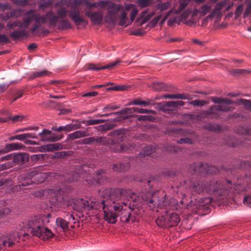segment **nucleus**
<instances>
[{
	"label": "nucleus",
	"mask_w": 251,
	"mask_h": 251,
	"mask_svg": "<svg viewBox=\"0 0 251 251\" xmlns=\"http://www.w3.org/2000/svg\"><path fill=\"white\" fill-rule=\"evenodd\" d=\"M46 178V175L43 173H38L36 171H31L28 174H23L20 176V179L22 180L21 186H28L36 181L38 183L42 182Z\"/></svg>",
	"instance_id": "obj_6"
},
{
	"label": "nucleus",
	"mask_w": 251,
	"mask_h": 251,
	"mask_svg": "<svg viewBox=\"0 0 251 251\" xmlns=\"http://www.w3.org/2000/svg\"><path fill=\"white\" fill-rule=\"evenodd\" d=\"M85 14L90 18L91 21L95 25L100 24L103 19V14L101 11L94 12H86Z\"/></svg>",
	"instance_id": "obj_12"
},
{
	"label": "nucleus",
	"mask_w": 251,
	"mask_h": 251,
	"mask_svg": "<svg viewBox=\"0 0 251 251\" xmlns=\"http://www.w3.org/2000/svg\"><path fill=\"white\" fill-rule=\"evenodd\" d=\"M167 218L168 226H176L180 222L179 216L175 213L173 212L167 215Z\"/></svg>",
	"instance_id": "obj_20"
},
{
	"label": "nucleus",
	"mask_w": 251,
	"mask_h": 251,
	"mask_svg": "<svg viewBox=\"0 0 251 251\" xmlns=\"http://www.w3.org/2000/svg\"><path fill=\"white\" fill-rule=\"evenodd\" d=\"M95 202L91 201H84L83 202V207L90 210L95 206Z\"/></svg>",
	"instance_id": "obj_42"
},
{
	"label": "nucleus",
	"mask_w": 251,
	"mask_h": 251,
	"mask_svg": "<svg viewBox=\"0 0 251 251\" xmlns=\"http://www.w3.org/2000/svg\"><path fill=\"white\" fill-rule=\"evenodd\" d=\"M161 110L163 112H169V113H170V111H175L174 108H173V105L171 104V101L166 102L164 103L161 107Z\"/></svg>",
	"instance_id": "obj_38"
},
{
	"label": "nucleus",
	"mask_w": 251,
	"mask_h": 251,
	"mask_svg": "<svg viewBox=\"0 0 251 251\" xmlns=\"http://www.w3.org/2000/svg\"><path fill=\"white\" fill-rule=\"evenodd\" d=\"M65 127H66L65 131L68 132L75 130L77 128V127H76L75 125H66Z\"/></svg>",
	"instance_id": "obj_63"
},
{
	"label": "nucleus",
	"mask_w": 251,
	"mask_h": 251,
	"mask_svg": "<svg viewBox=\"0 0 251 251\" xmlns=\"http://www.w3.org/2000/svg\"><path fill=\"white\" fill-rule=\"evenodd\" d=\"M240 102L246 109L251 110V100L240 99Z\"/></svg>",
	"instance_id": "obj_45"
},
{
	"label": "nucleus",
	"mask_w": 251,
	"mask_h": 251,
	"mask_svg": "<svg viewBox=\"0 0 251 251\" xmlns=\"http://www.w3.org/2000/svg\"><path fill=\"white\" fill-rule=\"evenodd\" d=\"M63 145L59 143L50 144L47 145H44L40 147V151H41L52 152L54 151L62 150L63 149Z\"/></svg>",
	"instance_id": "obj_16"
},
{
	"label": "nucleus",
	"mask_w": 251,
	"mask_h": 251,
	"mask_svg": "<svg viewBox=\"0 0 251 251\" xmlns=\"http://www.w3.org/2000/svg\"><path fill=\"white\" fill-rule=\"evenodd\" d=\"M133 148L132 145H121L119 143H113L110 146V149L115 152H126L129 151Z\"/></svg>",
	"instance_id": "obj_15"
},
{
	"label": "nucleus",
	"mask_w": 251,
	"mask_h": 251,
	"mask_svg": "<svg viewBox=\"0 0 251 251\" xmlns=\"http://www.w3.org/2000/svg\"><path fill=\"white\" fill-rule=\"evenodd\" d=\"M174 11H175V8L174 7H173V8H171V9H170L165 14V15H164V17L161 20V21L160 22V24H163L166 21V20L168 19V18L170 16V15L171 14V13L174 12Z\"/></svg>",
	"instance_id": "obj_56"
},
{
	"label": "nucleus",
	"mask_w": 251,
	"mask_h": 251,
	"mask_svg": "<svg viewBox=\"0 0 251 251\" xmlns=\"http://www.w3.org/2000/svg\"><path fill=\"white\" fill-rule=\"evenodd\" d=\"M95 137H91L82 139L81 142L83 144L91 145L95 143Z\"/></svg>",
	"instance_id": "obj_48"
},
{
	"label": "nucleus",
	"mask_w": 251,
	"mask_h": 251,
	"mask_svg": "<svg viewBox=\"0 0 251 251\" xmlns=\"http://www.w3.org/2000/svg\"><path fill=\"white\" fill-rule=\"evenodd\" d=\"M148 10H146L142 12V17L143 18V22L144 23L147 22L154 15L155 12H152L150 14H148Z\"/></svg>",
	"instance_id": "obj_39"
},
{
	"label": "nucleus",
	"mask_w": 251,
	"mask_h": 251,
	"mask_svg": "<svg viewBox=\"0 0 251 251\" xmlns=\"http://www.w3.org/2000/svg\"><path fill=\"white\" fill-rule=\"evenodd\" d=\"M27 32L25 29L22 30H14L10 34V37L14 39L23 38L27 35Z\"/></svg>",
	"instance_id": "obj_24"
},
{
	"label": "nucleus",
	"mask_w": 251,
	"mask_h": 251,
	"mask_svg": "<svg viewBox=\"0 0 251 251\" xmlns=\"http://www.w3.org/2000/svg\"><path fill=\"white\" fill-rule=\"evenodd\" d=\"M130 165L128 162L115 164L113 165V169L116 172H123L129 168Z\"/></svg>",
	"instance_id": "obj_28"
},
{
	"label": "nucleus",
	"mask_w": 251,
	"mask_h": 251,
	"mask_svg": "<svg viewBox=\"0 0 251 251\" xmlns=\"http://www.w3.org/2000/svg\"><path fill=\"white\" fill-rule=\"evenodd\" d=\"M153 0H137V4L141 8L148 7L153 3Z\"/></svg>",
	"instance_id": "obj_37"
},
{
	"label": "nucleus",
	"mask_w": 251,
	"mask_h": 251,
	"mask_svg": "<svg viewBox=\"0 0 251 251\" xmlns=\"http://www.w3.org/2000/svg\"><path fill=\"white\" fill-rule=\"evenodd\" d=\"M161 17V14H160L159 15L155 17L151 21V24L153 25H155L158 22V21H159Z\"/></svg>",
	"instance_id": "obj_64"
},
{
	"label": "nucleus",
	"mask_w": 251,
	"mask_h": 251,
	"mask_svg": "<svg viewBox=\"0 0 251 251\" xmlns=\"http://www.w3.org/2000/svg\"><path fill=\"white\" fill-rule=\"evenodd\" d=\"M52 132L50 130L47 129H43L42 132H39L38 135L42 141L55 142L61 140L63 135L47 136V135H51Z\"/></svg>",
	"instance_id": "obj_11"
},
{
	"label": "nucleus",
	"mask_w": 251,
	"mask_h": 251,
	"mask_svg": "<svg viewBox=\"0 0 251 251\" xmlns=\"http://www.w3.org/2000/svg\"><path fill=\"white\" fill-rule=\"evenodd\" d=\"M156 223L159 226L161 227L167 226V216H162L158 217L156 220Z\"/></svg>",
	"instance_id": "obj_35"
},
{
	"label": "nucleus",
	"mask_w": 251,
	"mask_h": 251,
	"mask_svg": "<svg viewBox=\"0 0 251 251\" xmlns=\"http://www.w3.org/2000/svg\"><path fill=\"white\" fill-rule=\"evenodd\" d=\"M164 98L166 99H182V100H187L188 99V96L185 94H166L164 95Z\"/></svg>",
	"instance_id": "obj_29"
},
{
	"label": "nucleus",
	"mask_w": 251,
	"mask_h": 251,
	"mask_svg": "<svg viewBox=\"0 0 251 251\" xmlns=\"http://www.w3.org/2000/svg\"><path fill=\"white\" fill-rule=\"evenodd\" d=\"M134 111L135 113H151L153 112V111L152 110L140 108L138 107H134Z\"/></svg>",
	"instance_id": "obj_51"
},
{
	"label": "nucleus",
	"mask_w": 251,
	"mask_h": 251,
	"mask_svg": "<svg viewBox=\"0 0 251 251\" xmlns=\"http://www.w3.org/2000/svg\"><path fill=\"white\" fill-rule=\"evenodd\" d=\"M127 130L125 128H120L114 130L110 133L111 135L113 136L117 142L123 141L127 136Z\"/></svg>",
	"instance_id": "obj_14"
},
{
	"label": "nucleus",
	"mask_w": 251,
	"mask_h": 251,
	"mask_svg": "<svg viewBox=\"0 0 251 251\" xmlns=\"http://www.w3.org/2000/svg\"><path fill=\"white\" fill-rule=\"evenodd\" d=\"M127 194L126 190L116 188L109 200L101 201V207L104 213V217L109 223H115L119 216L125 218L126 220L129 218L130 212L127 208L129 209L130 207L128 205V201L127 202L123 201L126 198Z\"/></svg>",
	"instance_id": "obj_2"
},
{
	"label": "nucleus",
	"mask_w": 251,
	"mask_h": 251,
	"mask_svg": "<svg viewBox=\"0 0 251 251\" xmlns=\"http://www.w3.org/2000/svg\"><path fill=\"white\" fill-rule=\"evenodd\" d=\"M104 174V172L102 170H99L97 172L96 174V180L95 179V181L98 183H100L103 182L102 180V175Z\"/></svg>",
	"instance_id": "obj_47"
},
{
	"label": "nucleus",
	"mask_w": 251,
	"mask_h": 251,
	"mask_svg": "<svg viewBox=\"0 0 251 251\" xmlns=\"http://www.w3.org/2000/svg\"><path fill=\"white\" fill-rule=\"evenodd\" d=\"M155 151V149L152 146H146L144 148L143 152L139 153L140 156L149 155Z\"/></svg>",
	"instance_id": "obj_34"
},
{
	"label": "nucleus",
	"mask_w": 251,
	"mask_h": 251,
	"mask_svg": "<svg viewBox=\"0 0 251 251\" xmlns=\"http://www.w3.org/2000/svg\"><path fill=\"white\" fill-rule=\"evenodd\" d=\"M251 14V0H248L247 8L244 13V17H247Z\"/></svg>",
	"instance_id": "obj_53"
},
{
	"label": "nucleus",
	"mask_w": 251,
	"mask_h": 251,
	"mask_svg": "<svg viewBox=\"0 0 251 251\" xmlns=\"http://www.w3.org/2000/svg\"><path fill=\"white\" fill-rule=\"evenodd\" d=\"M231 186L232 184L229 180L224 179L215 183L214 181L210 182L208 185L203 184L202 182H197L191 187L193 191L198 193L205 190L210 194L222 196L226 194L227 191H230V189L231 188Z\"/></svg>",
	"instance_id": "obj_4"
},
{
	"label": "nucleus",
	"mask_w": 251,
	"mask_h": 251,
	"mask_svg": "<svg viewBox=\"0 0 251 251\" xmlns=\"http://www.w3.org/2000/svg\"><path fill=\"white\" fill-rule=\"evenodd\" d=\"M66 4L71 8L69 11L70 18L76 25H78L84 21L80 16L78 7L84 4L86 8L100 7L107 11L104 17L106 23H114L116 20L117 13L120 10L121 6L110 0H101L98 2H90L89 0H65Z\"/></svg>",
	"instance_id": "obj_1"
},
{
	"label": "nucleus",
	"mask_w": 251,
	"mask_h": 251,
	"mask_svg": "<svg viewBox=\"0 0 251 251\" xmlns=\"http://www.w3.org/2000/svg\"><path fill=\"white\" fill-rule=\"evenodd\" d=\"M244 203L245 205L251 207V195L246 196L244 198Z\"/></svg>",
	"instance_id": "obj_58"
},
{
	"label": "nucleus",
	"mask_w": 251,
	"mask_h": 251,
	"mask_svg": "<svg viewBox=\"0 0 251 251\" xmlns=\"http://www.w3.org/2000/svg\"><path fill=\"white\" fill-rule=\"evenodd\" d=\"M65 218L66 220H68V221H67V222H68L69 225L71 222L74 223H75L74 222L75 217L72 214H67L66 216L65 217Z\"/></svg>",
	"instance_id": "obj_62"
},
{
	"label": "nucleus",
	"mask_w": 251,
	"mask_h": 251,
	"mask_svg": "<svg viewBox=\"0 0 251 251\" xmlns=\"http://www.w3.org/2000/svg\"><path fill=\"white\" fill-rule=\"evenodd\" d=\"M135 113L134 107L125 108L120 112H114L113 114L118 115L119 118L118 120L127 119L131 114Z\"/></svg>",
	"instance_id": "obj_19"
},
{
	"label": "nucleus",
	"mask_w": 251,
	"mask_h": 251,
	"mask_svg": "<svg viewBox=\"0 0 251 251\" xmlns=\"http://www.w3.org/2000/svg\"><path fill=\"white\" fill-rule=\"evenodd\" d=\"M52 0H42L39 5V8L40 9H45L52 5Z\"/></svg>",
	"instance_id": "obj_40"
},
{
	"label": "nucleus",
	"mask_w": 251,
	"mask_h": 251,
	"mask_svg": "<svg viewBox=\"0 0 251 251\" xmlns=\"http://www.w3.org/2000/svg\"><path fill=\"white\" fill-rule=\"evenodd\" d=\"M89 135V133L86 130H77L68 135L70 139L74 140L81 137H86Z\"/></svg>",
	"instance_id": "obj_23"
},
{
	"label": "nucleus",
	"mask_w": 251,
	"mask_h": 251,
	"mask_svg": "<svg viewBox=\"0 0 251 251\" xmlns=\"http://www.w3.org/2000/svg\"><path fill=\"white\" fill-rule=\"evenodd\" d=\"M138 13V10L136 6H135L132 10H131V11L130 13V21L129 23H132L133 21L134 20L135 17L137 15Z\"/></svg>",
	"instance_id": "obj_49"
},
{
	"label": "nucleus",
	"mask_w": 251,
	"mask_h": 251,
	"mask_svg": "<svg viewBox=\"0 0 251 251\" xmlns=\"http://www.w3.org/2000/svg\"><path fill=\"white\" fill-rule=\"evenodd\" d=\"M16 140L19 141H23L25 139L28 138V137H30L28 134L24 133L16 135Z\"/></svg>",
	"instance_id": "obj_59"
},
{
	"label": "nucleus",
	"mask_w": 251,
	"mask_h": 251,
	"mask_svg": "<svg viewBox=\"0 0 251 251\" xmlns=\"http://www.w3.org/2000/svg\"><path fill=\"white\" fill-rule=\"evenodd\" d=\"M122 61L119 59H116L114 62L109 63L106 65H104L101 67H98L94 64H89L88 65V69L89 70H92L94 71H99L102 69H108L111 67H113L120 63H121Z\"/></svg>",
	"instance_id": "obj_18"
},
{
	"label": "nucleus",
	"mask_w": 251,
	"mask_h": 251,
	"mask_svg": "<svg viewBox=\"0 0 251 251\" xmlns=\"http://www.w3.org/2000/svg\"><path fill=\"white\" fill-rule=\"evenodd\" d=\"M243 6L242 4H240L239 5L236 9V11H235V14L236 16H240L242 12V11H243Z\"/></svg>",
	"instance_id": "obj_61"
},
{
	"label": "nucleus",
	"mask_w": 251,
	"mask_h": 251,
	"mask_svg": "<svg viewBox=\"0 0 251 251\" xmlns=\"http://www.w3.org/2000/svg\"><path fill=\"white\" fill-rule=\"evenodd\" d=\"M32 33L38 36L40 35L41 34H43L44 35H47L50 33V31L48 29L42 27V25H41L40 28L37 29L36 32Z\"/></svg>",
	"instance_id": "obj_43"
},
{
	"label": "nucleus",
	"mask_w": 251,
	"mask_h": 251,
	"mask_svg": "<svg viewBox=\"0 0 251 251\" xmlns=\"http://www.w3.org/2000/svg\"><path fill=\"white\" fill-rule=\"evenodd\" d=\"M23 12L24 10L22 9H14L10 12V15L12 17L18 18L21 17Z\"/></svg>",
	"instance_id": "obj_44"
},
{
	"label": "nucleus",
	"mask_w": 251,
	"mask_h": 251,
	"mask_svg": "<svg viewBox=\"0 0 251 251\" xmlns=\"http://www.w3.org/2000/svg\"><path fill=\"white\" fill-rule=\"evenodd\" d=\"M24 146L21 143L16 142L6 144L5 146L7 152L11 151L20 150L24 148Z\"/></svg>",
	"instance_id": "obj_25"
},
{
	"label": "nucleus",
	"mask_w": 251,
	"mask_h": 251,
	"mask_svg": "<svg viewBox=\"0 0 251 251\" xmlns=\"http://www.w3.org/2000/svg\"><path fill=\"white\" fill-rule=\"evenodd\" d=\"M95 143L99 145H104L109 143V141L105 137H95Z\"/></svg>",
	"instance_id": "obj_41"
},
{
	"label": "nucleus",
	"mask_w": 251,
	"mask_h": 251,
	"mask_svg": "<svg viewBox=\"0 0 251 251\" xmlns=\"http://www.w3.org/2000/svg\"><path fill=\"white\" fill-rule=\"evenodd\" d=\"M51 194H53L54 196L56 197V200L59 201L60 199L62 198L61 196V191L60 190H50Z\"/></svg>",
	"instance_id": "obj_50"
},
{
	"label": "nucleus",
	"mask_w": 251,
	"mask_h": 251,
	"mask_svg": "<svg viewBox=\"0 0 251 251\" xmlns=\"http://www.w3.org/2000/svg\"><path fill=\"white\" fill-rule=\"evenodd\" d=\"M104 121L105 120L102 119H91L87 120L86 123L87 125L91 126L100 124L103 123Z\"/></svg>",
	"instance_id": "obj_46"
},
{
	"label": "nucleus",
	"mask_w": 251,
	"mask_h": 251,
	"mask_svg": "<svg viewBox=\"0 0 251 251\" xmlns=\"http://www.w3.org/2000/svg\"><path fill=\"white\" fill-rule=\"evenodd\" d=\"M31 14L32 21L33 20L35 22L30 28L31 32H36L43 25H46L48 27H55L59 21V17L52 10H50L40 15L37 14L35 10L30 9L27 11V14Z\"/></svg>",
	"instance_id": "obj_5"
},
{
	"label": "nucleus",
	"mask_w": 251,
	"mask_h": 251,
	"mask_svg": "<svg viewBox=\"0 0 251 251\" xmlns=\"http://www.w3.org/2000/svg\"><path fill=\"white\" fill-rule=\"evenodd\" d=\"M50 214L39 215L31 217L21 229V234L23 235L24 239H26L28 236H36L40 239L46 240L53 236L51 231L44 225L50 222Z\"/></svg>",
	"instance_id": "obj_3"
},
{
	"label": "nucleus",
	"mask_w": 251,
	"mask_h": 251,
	"mask_svg": "<svg viewBox=\"0 0 251 251\" xmlns=\"http://www.w3.org/2000/svg\"><path fill=\"white\" fill-rule=\"evenodd\" d=\"M56 225L58 227L61 228L63 231L68 230L69 228V224L66 219L59 217L56 219Z\"/></svg>",
	"instance_id": "obj_27"
},
{
	"label": "nucleus",
	"mask_w": 251,
	"mask_h": 251,
	"mask_svg": "<svg viewBox=\"0 0 251 251\" xmlns=\"http://www.w3.org/2000/svg\"><path fill=\"white\" fill-rule=\"evenodd\" d=\"M171 5V2L165 1L158 3L156 5V9L159 10L160 12H162L168 9Z\"/></svg>",
	"instance_id": "obj_32"
},
{
	"label": "nucleus",
	"mask_w": 251,
	"mask_h": 251,
	"mask_svg": "<svg viewBox=\"0 0 251 251\" xmlns=\"http://www.w3.org/2000/svg\"><path fill=\"white\" fill-rule=\"evenodd\" d=\"M211 101L214 103H224L226 104H231L234 102L231 100L226 99V98H218V97H212L211 98Z\"/></svg>",
	"instance_id": "obj_31"
},
{
	"label": "nucleus",
	"mask_w": 251,
	"mask_h": 251,
	"mask_svg": "<svg viewBox=\"0 0 251 251\" xmlns=\"http://www.w3.org/2000/svg\"><path fill=\"white\" fill-rule=\"evenodd\" d=\"M138 120L141 121H150L151 119V116L149 115H139L138 117Z\"/></svg>",
	"instance_id": "obj_60"
},
{
	"label": "nucleus",
	"mask_w": 251,
	"mask_h": 251,
	"mask_svg": "<svg viewBox=\"0 0 251 251\" xmlns=\"http://www.w3.org/2000/svg\"><path fill=\"white\" fill-rule=\"evenodd\" d=\"M151 88L155 91H171V87L162 82H153L151 84Z\"/></svg>",
	"instance_id": "obj_22"
},
{
	"label": "nucleus",
	"mask_w": 251,
	"mask_h": 251,
	"mask_svg": "<svg viewBox=\"0 0 251 251\" xmlns=\"http://www.w3.org/2000/svg\"><path fill=\"white\" fill-rule=\"evenodd\" d=\"M228 104L220 103L218 106H213L210 108L209 113L214 114V117H217L219 116V112L220 111L226 112L230 110L231 107L228 105Z\"/></svg>",
	"instance_id": "obj_13"
},
{
	"label": "nucleus",
	"mask_w": 251,
	"mask_h": 251,
	"mask_svg": "<svg viewBox=\"0 0 251 251\" xmlns=\"http://www.w3.org/2000/svg\"><path fill=\"white\" fill-rule=\"evenodd\" d=\"M31 0H12L14 3L21 5L25 6L28 4V2Z\"/></svg>",
	"instance_id": "obj_55"
},
{
	"label": "nucleus",
	"mask_w": 251,
	"mask_h": 251,
	"mask_svg": "<svg viewBox=\"0 0 251 251\" xmlns=\"http://www.w3.org/2000/svg\"><path fill=\"white\" fill-rule=\"evenodd\" d=\"M227 0H224L217 2L209 14L202 20V24L206 23L213 18L219 19L222 16V10L227 4Z\"/></svg>",
	"instance_id": "obj_7"
},
{
	"label": "nucleus",
	"mask_w": 251,
	"mask_h": 251,
	"mask_svg": "<svg viewBox=\"0 0 251 251\" xmlns=\"http://www.w3.org/2000/svg\"><path fill=\"white\" fill-rule=\"evenodd\" d=\"M24 116L23 115H16L15 116H9V119L11 120L13 122H16L18 121H21L24 119Z\"/></svg>",
	"instance_id": "obj_57"
},
{
	"label": "nucleus",
	"mask_w": 251,
	"mask_h": 251,
	"mask_svg": "<svg viewBox=\"0 0 251 251\" xmlns=\"http://www.w3.org/2000/svg\"><path fill=\"white\" fill-rule=\"evenodd\" d=\"M171 104L173 105V108L175 111L176 110L178 106H182L184 104V102L181 100L179 101H171Z\"/></svg>",
	"instance_id": "obj_52"
},
{
	"label": "nucleus",
	"mask_w": 251,
	"mask_h": 251,
	"mask_svg": "<svg viewBox=\"0 0 251 251\" xmlns=\"http://www.w3.org/2000/svg\"><path fill=\"white\" fill-rule=\"evenodd\" d=\"M190 0H180L179 2V7L177 10H175L174 12L178 14L181 12L184 8L188 4Z\"/></svg>",
	"instance_id": "obj_36"
},
{
	"label": "nucleus",
	"mask_w": 251,
	"mask_h": 251,
	"mask_svg": "<svg viewBox=\"0 0 251 251\" xmlns=\"http://www.w3.org/2000/svg\"><path fill=\"white\" fill-rule=\"evenodd\" d=\"M29 160V157L27 153H20L13 154V161L17 164H23Z\"/></svg>",
	"instance_id": "obj_21"
},
{
	"label": "nucleus",
	"mask_w": 251,
	"mask_h": 251,
	"mask_svg": "<svg viewBox=\"0 0 251 251\" xmlns=\"http://www.w3.org/2000/svg\"><path fill=\"white\" fill-rule=\"evenodd\" d=\"M86 165L82 166H77L75 168V171L74 173L71 174H67L65 176L66 178V181L68 182H72L75 181H77L79 177H81L83 175V172H86V168H87Z\"/></svg>",
	"instance_id": "obj_9"
},
{
	"label": "nucleus",
	"mask_w": 251,
	"mask_h": 251,
	"mask_svg": "<svg viewBox=\"0 0 251 251\" xmlns=\"http://www.w3.org/2000/svg\"><path fill=\"white\" fill-rule=\"evenodd\" d=\"M212 4L209 2L203 4L198 8H195L193 11V16H199L200 17L205 16L211 11Z\"/></svg>",
	"instance_id": "obj_10"
},
{
	"label": "nucleus",
	"mask_w": 251,
	"mask_h": 251,
	"mask_svg": "<svg viewBox=\"0 0 251 251\" xmlns=\"http://www.w3.org/2000/svg\"><path fill=\"white\" fill-rule=\"evenodd\" d=\"M50 74L51 73L50 72L45 69L44 70H39L33 72L30 76V78L31 79H33L35 77H40L44 76H48L50 75Z\"/></svg>",
	"instance_id": "obj_30"
},
{
	"label": "nucleus",
	"mask_w": 251,
	"mask_h": 251,
	"mask_svg": "<svg viewBox=\"0 0 251 251\" xmlns=\"http://www.w3.org/2000/svg\"><path fill=\"white\" fill-rule=\"evenodd\" d=\"M130 20L128 19L127 16V13L125 11H123L121 15L119 16V25L121 26L128 25L131 23H129Z\"/></svg>",
	"instance_id": "obj_26"
},
{
	"label": "nucleus",
	"mask_w": 251,
	"mask_h": 251,
	"mask_svg": "<svg viewBox=\"0 0 251 251\" xmlns=\"http://www.w3.org/2000/svg\"><path fill=\"white\" fill-rule=\"evenodd\" d=\"M205 101L203 100H195L190 102V104L194 106H203L205 104Z\"/></svg>",
	"instance_id": "obj_54"
},
{
	"label": "nucleus",
	"mask_w": 251,
	"mask_h": 251,
	"mask_svg": "<svg viewBox=\"0 0 251 251\" xmlns=\"http://www.w3.org/2000/svg\"><path fill=\"white\" fill-rule=\"evenodd\" d=\"M59 28L64 29V28H70L71 27V24L70 22L67 19H60L58 22Z\"/></svg>",
	"instance_id": "obj_33"
},
{
	"label": "nucleus",
	"mask_w": 251,
	"mask_h": 251,
	"mask_svg": "<svg viewBox=\"0 0 251 251\" xmlns=\"http://www.w3.org/2000/svg\"><path fill=\"white\" fill-rule=\"evenodd\" d=\"M64 3L67 6H68L65 2V0H63L61 1H58L56 2L55 4V6L58 7V9L56 10L57 12V16L59 17V19H64L66 17L68 14V11L66 9L65 7L63 6V4Z\"/></svg>",
	"instance_id": "obj_17"
},
{
	"label": "nucleus",
	"mask_w": 251,
	"mask_h": 251,
	"mask_svg": "<svg viewBox=\"0 0 251 251\" xmlns=\"http://www.w3.org/2000/svg\"><path fill=\"white\" fill-rule=\"evenodd\" d=\"M31 22V14H27L26 11L25 14V17L23 18L22 22L18 20H16L13 22H9L7 24V27L10 29L16 27L27 28Z\"/></svg>",
	"instance_id": "obj_8"
}]
</instances>
